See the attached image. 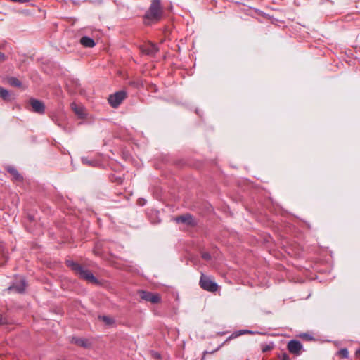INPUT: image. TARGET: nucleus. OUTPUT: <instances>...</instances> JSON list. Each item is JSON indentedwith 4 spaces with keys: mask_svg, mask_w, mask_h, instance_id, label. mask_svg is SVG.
<instances>
[{
    "mask_svg": "<svg viewBox=\"0 0 360 360\" xmlns=\"http://www.w3.org/2000/svg\"><path fill=\"white\" fill-rule=\"evenodd\" d=\"M165 15V9L161 0H151L150 4L145 12L143 19L146 25H151L160 22Z\"/></svg>",
    "mask_w": 360,
    "mask_h": 360,
    "instance_id": "nucleus-1",
    "label": "nucleus"
},
{
    "mask_svg": "<svg viewBox=\"0 0 360 360\" xmlns=\"http://www.w3.org/2000/svg\"><path fill=\"white\" fill-rule=\"evenodd\" d=\"M65 263L79 278L94 285H98L101 284V282L94 276L91 271L84 269L78 262L72 259H67Z\"/></svg>",
    "mask_w": 360,
    "mask_h": 360,
    "instance_id": "nucleus-2",
    "label": "nucleus"
},
{
    "mask_svg": "<svg viewBox=\"0 0 360 360\" xmlns=\"http://www.w3.org/2000/svg\"><path fill=\"white\" fill-rule=\"evenodd\" d=\"M199 285L203 290L212 292H216L219 288L218 284L213 279L203 274L200 276Z\"/></svg>",
    "mask_w": 360,
    "mask_h": 360,
    "instance_id": "nucleus-3",
    "label": "nucleus"
},
{
    "mask_svg": "<svg viewBox=\"0 0 360 360\" xmlns=\"http://www.w3.org/2000/svg\"><path fill=\"white\" fill-rule=\"evenodd\" d=\"M127 94L125 91L121 90L110 94L108 101L110 105L114 108L120 106L122 102L127 98Z\"/></svg>",
    "mask_w": 360,
    "mask_h": 360,
    "instance_id": "nucleus-4",
    "label": "nucleus"
},
{
    "mask_svg": "<svg viewBox=\"0 0 360 360\" xmlns=\"http://www.w3.org/2000/svg\"><path fill=\"white\" fill-rule=\"evenodd\" d=\"M139 295L142 300L150 302L152 304H157L161 300V297L158 293L141 290L139 291Z\"/></svg>",
    "mask_w": 360,
    "mask_h": 360,
    "instance_id": "nucleus-5",
    "label": "nucleus"
},
{
    "mask_svg": "<svg viewBox=\"0 0 360 360\" xmlns=\"http://www.w3.org/2000/svg\"><path fill=\"white\" fill-rule=\"evenodd\" d=\"M29 102L32 108L33 112L39 115H44L45 113L46 107L43 101L31 98Z\"/></svg>",
    "mask_w": 360,
    "mask_h": 360,
    "instance_id": "nucleus-6",
    "label": "nucleus"
},
{
    "mask_svg": "<svg viewBox=\"0 0 360 360\" xmlns=\"http://www.w3.org/2000/svg\"><path fill=\"white\" fill-rule=\"evenodd\" d=\"M27 285L26 280L23 278L14 281L8 288V290L15 291L18 293H23Z\"/></svg>",
    "mask_w": 360,
    "mask_h": 360,
    "instance_id": "nucleus-7",
    "label": "nucleus"
},
{
    "mask_svg": "<svg viewBox=\"0 0 360 360\" xmlns=\"http://www.w3.org/2000/svg\"><path fill=\"white\" fill-rule=\"evenodd\" d=\"M71 343L75 344L77 346H79L84 349H90L92 347L93 342L84 338H78L75 336H72L70 340Z\"/></svg>",
    "mask_w": 360,
    "mask_h": 360,
    "instance_id": "nucleus-8",
    "label": "nucleus"
},
{
    "mask_svg": "<svg viewBox=\"0 0 360 360\" xmlns=\"http://www.w3.org/2000/svg\"><path fill=\"white\" fill-rule=\"evenodd\" d=\"M174 221H176L177 224H184L187 226H193L195 225L193 217L190 213H186L185 214L176 217L174 218Z\"/></svg>",
    "mask_w": 360,
    "mask_h": 360,
    "instance_id": "nucleus-9",
    "label": "nucleus"
},
{
    "mask_svg": "<svg viewBox=\"0 0 360 360\" xmlns=\"http://www.w3.org/2000/svg\"><path fill=\"white\" fill-rule=\"evenodd\" d=\"M302 348V344L297 340H291L288 343V349L292 354H300Z\"/></svg>",
    "mask_w": 360,
    "mask_h": 360,
    "instance_id": "nucleus-10",
    "label": "nucleus"
},
{
    "mask_svg": "<svg viewBox=\"0 0 360 360\" xmlns=\"http://www.w3.org/2000/svg\"><path fill=\"white\" fill-rule=\"evenodd\" d=\"M140 51L143 54L154 56L158 51V48L154 44L149 43L140 46Z\"/></svg>",
    "mask_w": 360,
    "mask_h": 360,
    "instance_id": "nucleus-11",
    "label": "nucleus"
},
{
    "mask_svg": "<svg viewBox=\"0 0 360 360\" xmlns=\"http://www.w3.org/2000/svg\"><path fill=\"white\" fill-rule=\"evenodd\" d=\"M5 169L12 176V180L18 182H22L24 180L23 176L19 173L15 167L12 165H7Z\"/></svg>",
    "mask_w": 360,
    "mask_h": 360,
    "instance_id": "nucleus-12",
    "label": "nucleus"
},
{
    "mask_svg": "<svg viewBox=\"0 0 360 360\" xmlns=\"http://www.w3.org/2000/svg\"><path fill=\"white\" fill-rule=\"evenodd\" d=\"M245 334H260V333L259 332H257V331H252V330H247V329H243V330H237V331H235L233 332L225 341L222 344V345H224L226 344V342H228L229 341H230L231 340L233 339V338H236L240 335H245Z\"/></svg>",
    "mask_w": 360,
    "mask_h": 360,
    "instance_id": "nucleus-13",
    "label": "nucleus"
},
{
    "mask_svg": "<svg viewBox=\"0 0 360 360\" xmlns=\"http://www.w3.org/2000/svg\"><path fill=\"white\" fill-rule=\"evenodd\" d=\"M71 108L79 118L83 119L86 117L84 108L82 105H79L75 103H71Z\"/></svg>",
    "mask_w": 360,
    "mask_h": 360,
    "instance_id": "nucleus-14",
    "label": "nucleus"
},
{
    "mask_svg": "<svg viewBox=\"0 0 360 360\" xmlns=\"http://www.w3.org/2000/svg\"><path fill=\"white\" fill-rule=\"evenodd\" d=\"M79 41L80 44L86 48H92L96 45L94 40L88 36H83Z\"/></svg>",
    "mask_w": 360,
    "mask_h": 360,
    "instance_id": "nucleus-15",
    "label": "nucleus"
},
{
    "mask_svg": "<svg viewBox=\"0 0 360 360\" xmlns=\"http://www.w3.org/2000/svg\"><path fill=\"white\" fill-rule=\"evenodd\" d=\"M0 98L4 101H11L13 98L9 91L0 86Z\"/></svg>",
    "mask_w": 360,
    "mask_h": 360,
    "instance_id": "nucleus-16",
    "label": "nucleus"
},
{
    "mask_svg": "<svg viewBox=\"0 0 360 360\" xmlns=\"http://www.w3.org/2000/svg\"><path fill=\"white\" fill-rule=\"evenodd\" d=\"M98 319L108 327L112 326L115 323V320L113 316H98Z\"/></svg>",
    "mask_w": 360,
    "mask_h": 360,
    "instance_id": "nucleus-17",
    "label": "nucleus"
},
{
    "mask_svg": "<svg viewBox=\"0 0 360 360\" xmlns=\"http://www.w3.org/2000/svg\"><path fill=\"white\" fill-rule=\"evenodd\" d=\"M7 82L12 86L14 87H20L22 86V82L15 77H8Z\"/></svg>",
    "mask_w": 360,
    "mask_h": 360,
    "instance_id": "nucleus-18",
    "label": "nucleus"
},
{
    "mask_svg": "<svg viewBox=\"0 0 360 360\" xmlns=\"http://www.w3.org/2000/svg\"><path fill=\"white\" fill-rule=\"evenodd\" d=\"M338 354L343 359L349 357V351L347 348H342L338 352Z\"/></svg>",
    "mask_w": 360,
    "mask_h": 360,
    "instance_id": "nucleus-19",
    "label": "nucleus"
},
{
    "mask_svg": "<svg viewBox=\"0 0 360 360\" xmlns=\"http://www.w3.org/2000/svg\"><path fill=\"white\" fill-rule=\"evenodd\" d=\"M111 181L113 182H116L118 184H121L123 181V179L121 176H112L111 177Z\"/></svg>",
    "mask_w": 360,
    "mask_h": 360,
    "instance_id": "nucleus-20",
    "label": "nucleus"
},
{
    "mask_svg": "<svg viewBox=\"0 0 360 360\" xmlns=\"http://www.w3.org/2000/svg\"><path fill=\"white\" fill-rule=\"evenodd\" d=\"M300 337L307 340H313L314 339V337L309 333H303L300 335Z\"/></svg>",
    "mask_w": 360,
    "mask_h": 360,
    "instance_id": "nucleus-21",
    "label": "nucleus"
},
{
    "mask_svg": "<svg viewBox=\"0 0 360 360\" xmlns=\"http://www.w3.org/2000/svg\"><path fill=\"white\" fill-rule=\"evenodd\" d=\"M273 349V345H265L262 346V351L263 352H267Z\"/></svg>",
    "mask_w": 360,
    "mask_h": 360,
    "instance_id": "nucleus-22",
    "label": "nucleus"
},
{
    "mask_svg": "<svg viewBox=\"0 0 360 360\" xmlns=\"http://www.w3.org/2000/svg\"><path fill=\"white\" fill-rule=\"evenodd\" d=\"M82 162L84 165H93L94 161L89 160L87 158H82Z\"/></svg>",
    "mask_w": 360,
    "mask_h": 360,
    "instance_id": "nucleus-23",
    "label": "nucleus"
},
{
    "mask_svg": "<svg viewBox=\"0 0 360 360\" xmlns=\"http://www.w3.org/2000/svg\"><path fill=\"white\" fill-rule=\"evenodd\" d=\"M202 258L206 261H209L211 259V255L207 252H204L202 253Z\"/></svg>",
    "mask_w": 360,
    "mask_h": 360,
    "instance_id": "nucleus-24",
    "label": "nucleus"
},
{
    "mask_svg": "<svg viewBox=\"0 0 360 360\" xmlns=\"http://www.w3.org/2000/svg\"><path fill=\"white\" fill-rule=\"evenodd\" d=\"M8 316H0V324L6 325L8 323Z\"/></svg>",
    "mask_w": 360,
    "mask_h": 360,
    "instance_id": "nucleus-25",
    "label": "nucleus"
},
{
    "mask_svg": "<svg viewBox=\"0 0 360 360\" xmlns=\"http://www.w3.org/2000/svg\"><path fill=\"white\" fill-rule=\"evenodd\" d=\"M146 203V200L143 198H139L138 200V205H140V206H144Z\"/></svg>",
    "mask_w": 360,
    "mask_h": 360,
    "instance_id": "nucleus-26",
    "label": "nucleus"
},
{
    "mask_svg": "<svg viewBox=\"0 0 360 360\" xmlns=\"http://www.w3.org/2000/svg\"><path fill=\"white\" fill-rule=\"evenodd\" d=\"M281 360H290L288 354L286 352H283L280 356Z\"/></svg>",
    "mask_w": 360,
    "mask_h": 360,
    "instance_id": "nucleus-27",
    "label": "nucleus"
},
{
    "mask_svg": "<svg viewBox=\"0 0 360 360\" xmlns=\"http://www.w3.org/2000/svg\"><path fill=\"white\" fill-rule=\"evenodd\" d=\"M11 1L13 2L20 3V4H23V3L30 1V0H11Z\"/></svg>",
    "mask_w": 360,
    "mask_h": 360,
    "instance_id": "nucleus-28",
    "label": "nucleus"
},
{
    "mask_svg": "<svg viewBox=\"0 0 360 360\" xmlns=\"http://www.w3.org/2000/svg\"><path fill=\"white\" fill-rule=\"evenodd\" d=\"M0 60L1 61L6 60V56H5V54L1 53V51H0Z\"/></svg>",
    "mask_w": 360,
    "mask_h": 360,
    "instance_id": "nucleus-29",
    "label": "nucleus"
},
{
    "mask_svg": "<svg viewBox=\"0 0 360 360\" xmlns=\"http://www.w3.org/2000/svg\"><path fill=\"white\" fill-rule=\"evenodd\" d=\"M355 355L357 358L360 359V349H357L355 352Z\"/></svg>",
    "mask_w": 360,
    "mask_h": 360,
    "instance_id": "nucleus-30",
    "label": "nucleus"
},
{
    "mask_svg": "<svg viewBox=\"0 0 360 360\" xmlns=\"http://www.w3.org/2000/svg\"><path fill=\"white\" fill-rule=\"evenodd\" d=\"M53 120L56 124H58L60 127L61 126V124L59 123V121L57 119L53 118Z\"/></svg>",
    "mask_w": 360,
    "mask_h": 360,
    "instance_id": "nucleus-31",
    "label": "nucleus"
},
{
    "mask_svg": "<svg viewBox=\"0 0 360 360\" xmlns=\"http://www.w3.org/2000/svg\"><path fill=\"white\" fill-rule=\"evenodd\" d=\"M153 356H154V357L158 358V359L160 358V354L159 353H158V352H155L153 354Z\"/></svg>",
    "mask_w": 360,
    "mask_h": 360,
    "instance_id": "nucleus-32",
    "label": "nucleus"
},
{
    "mask_svg": "<svg viewBox=\"0 0 360 360\" xmlns=\"http://www.w3.org/2000/svg\"><path fill=\"white\" fill-rule=\"evenodd\" d=\"M28 218H29V220L31 221L34 220V217L32 215H30L29 214L28 215Z\"/></svg>",
    "mask_w": 360,
    "mask_h": 360,
    "instance_id": "nucleus-33",
    "label": "nucleus"
},
{
    "mask_svg": "<svg viewBox=\"0 0 360 360\" xmlns=\"http://www.w3.org/2000/svg\"><path fill=\"white\" fill-rule=\"evenodd\" d=\"M208 354V352H207V351H205V352H203V354H202V360H205V354Z\"/></svg>",
    "mask_w": 360,
    "mask_h": 360,
    "instance_id": "nucleus-34",
    "label": "nucleus"
},
{
    "mask_svg": "<svg viewBox=\"0 0 360 360\" xmlns=\"http://www.w3.org/2000/svg\"><path fill=\"white\" fill-rule=\"evenodd\" d=\"M226 333V332H219V333H218V335H225Z\"/></svg>",
    "mask_w": 360,
    "mask_h": 360,
    "instance_id": "nucleus-35",
    "label": "nucleus"
},
{
    "mask_svg": "<svg viewBox=\"0 0 360 360\" xmlns=\"http://www.w3.org/2000/svg\"><path fill=\"white\" fill-rule=\"evenodd\" d=\"M195 112H196V113H197L198 115L201 116V115H200V112H199V110H196V111H195Z\"/></svg>",
    "mask_w": 360,
    "mask_h": 360,
    "instance_id": "nucleus-36",
    "label": "nucleus"
},
{
    "mask_svg": "<svg viewBox=\"0 0 360 360\" xmlns=\"http://www.w3.org/2000/svg\"><path fill=\"white\" fill-rule=\"evenodd\" d=\"M221 347V345L219 346L217 349L215 351H217L218 349H219V348Z\"/></svg>",
    "mask_w": 360,
    "mask_h": 360,
    "instance_id": "nucleus-37",
    "label": "nucleus"
}]
</instances>
